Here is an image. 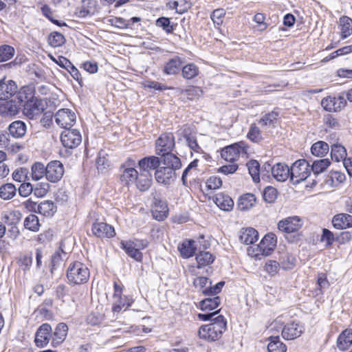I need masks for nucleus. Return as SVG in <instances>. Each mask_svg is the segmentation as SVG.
<instances>
[{
	"mask_svg": "<svg viewBox=\"0 0 352 352\" xmlns=\"http://www.w3.org/2000/svg\"><path fill=\"white\" fill-rule=\"evenodd\" d=\"M227 328V321L223 316L219 315L212 319V322L202 325L199 329V336L208 341L219 340Z\"/></svg>",
	"mask_w": 352,
	"mask_h": 352,
	"instance_id": "f257e3e1",
	"label": "nucleus"
},
{
	"mask_svg": "<svg viewBox=\"0 0 352 352\" xmlns=\"http://www.w3.org/2000/svg\"><path fill=\"white\" fill-rule=\"evenodd\" d=\"M89 270L82 263L75 261L71 263L67 271V277L69 283L80 285L87 282L89 278Z\"/></svg>",
	"mask_w": 352,
	"mask_h": 352,
	"instance_id": "f03ea898",
	"label": "nucleus"
},
{
	"mask_svg": "<svg viewBox=\"0 0 352 352\" xmlns=\"http://www.w3.org/2000/svg\"><path fill=\"white\" fill-rule=\"evenodd\" d=\"M311 166L306 160H298L290 167V181L298 184L305 181L311 174Z\"/></svg>",
	"mask_w": 352,
	"mask_h": 352,
	"instance_id": "7ed1b4c3",
	"label": "nucleus"
},
{
	"mask_svg": "<svg viewBox=\"0 0 352 352\" xmlns=\"http://www.w3.org/2000/svg\"><path fill=\"white\" fill-rule=\"evenodd\" d=\"M247 153V147L245 143L239 142L227 146L221 150V156L225 160L234 162L237 160L241 155Z\"/></svg>",
	"mask_w": 352,
	"mask_h": 352,
	"instance_id": "20e7f679",
	"label": "nucleus"
},
{
	"mask_svg": "<svg viewBox=\"0 0 352 352\" xmlns=\"http://www.w3.org/2000/svg\"><path fill=\"white\" fill-rule=\"evenodd\" d=\"M44 101L38 98H31L23 104V113L30 119H36L45 110Z\"/></svg>",
	"mask_w": 352,
	"mask_h": 352,
	"instance_id": "39448f33",
	"label": "nucleus"
},
{
	"mask_svg": "<svg viewBox=\"0 0 352 352\" xmlns=\"http://www.w3.org/2000/svg\"><path fill=\"white\" fill-rule=\"evenodd\" d=\"M135 164L133 160L129 158L121 166L123 172L120 176V180L126 185L135 183V180L138 179V173L134 168Z\"/></svg>",
	"mask_w": 352,
	"mask_h": 352,
	"instance_id": "423d86ee",
	"label": "nucleus"
},
{
	"mask_svg": "<svg viewBox=\"0 0 352 352\" xmlns=\"http://www.w3.org/2000/svg\"><path fill=\"white\" fill-rule=\"evenodd\" d=\"M54 118L56 124L65 129H70L76 121L75 113L68 109L58 110Z\"/></svg>",
	"mask_w": 352,
	"mask_h": 352,
	"instance_id": "0eeeda50",
	"label": "nucleus"
},
{
	"mask_svg": "<svg viewBox=\"0 0 352 352\" xmlns=\"http://www.w3.org/2000/svg\"><path fill=\"white\" fill-rule=\"evenodd\" d=\"M52 329L48 323H44L37 329L35 334L34 342L36 346L43 348L46 346L52 340Z\"/></svg>",
	"mask_w": 352,
	"mask_h": 352,
	"instance_id": "6e6552de",
	"label": "nucleus"
},
{
	"mask_svg": "<svg viewBox=\"0 0 352 352\" xmlns=\"http://www.w3.org/2000/svg\"><path fill=\"white\" fill-rule=\"evenodd\" d=\"M63 145L69 148L76 147L81 142L82 138L80 132L76 129H65L60 135Z\"/></svg>",
	"mask_w": 352,
	"mask_h": 352,
	"instance_id": "1a4fd4ad",
	"label": "nucleus"
},
{
	"mask_svg": "<svg viewBox=\"0 0 352 352\" xmlns=\"http://www.w3.org/2000/svg\"><path fill=\"white\" fill-rule=\"evenodd\" d=\"M175 138L171 133H166L156 141V154L161 155L171 151L175 148Z\"/></svg>",
	"mask_w": 352,
	"mask_h": 352,
	"instance_id": "9d476101",
	"label": "nucleus"
},
{
	"mask_svg": "<svg viewBox=\"0 0 352 352\" xmlns=\"http://www.w3.org/2000/svg\"><path fill=\"white\" fill-rule=\"evenodd\" d=\"M346 104V101L343 96H327L321 101L322 107L328 111H339L343 109Z\"/></svg>",
	"mask_w": 352,
	"mask_h": 352,
	"instance_id": "9b49d317",
	"label": "nucleus"
},
{
	"mask_svg": "<svg viewBox=\"0 0 352 352\" xmlns=\"http://www.w3.org/2000/svg\"><path fill=\"white\" fill-rule=\"evenodd\" d=\"M64 175L63 164L58 160L52 161L47 165L46 178L51 182H57Z\"/></svg>",
	"mask_w": 352,
	"mask_h": 352,
	"instance_id": "f8f14e48",
	"label": "nucleus"
},
{
	"mask_svg": "<svg viewBox=\"0 0 352 352\" xmlns=\"http://www.w3.org/2000/svg\"><path fill=\"white\" fill-rule=\"evenodd\" d=\"M21 107L16 98L11 100L0 99V115L14 116L19 112Z\"/></svg>",
	"mask_w": 352,
	"mask_h": 352,
	"instance_id": "ddd939ff",
	"label": "nucleus"
},
{
	"mask_svg": "<svg viewBox=\"0 0 352 352\" xmlns=\"http://www.w3.org/2000/svg\"><path fill=\"white\" fill-rule=\"evenodd\" d=\"M176 173L166 166L160 165L155 171L156 181L164 185H170L176 179Z\"/></svg>",
	"mask_w": 352,
	"mask_h": 352,
	"instance_id": "4468645a",
	"label": "nucleus"
},
{
	"mask_svg": "<svg viewBox=\"0 0 352 352\" xmlns=\"http://www.w3.org/2000/svg\"><path fill=\"white\" fill-rule=\"evenodd\" d=\"M304 331L305 328L302 324L292 322L284 326L281 335L285 340H291L300 337Z\"/></svg>",
	"mask_w": 352,
	"mask_h": 352,
	"instance_id": "2eb2a0df",
	"label": "nucleus"
},
{
	"mask_svg": "<svg viewBox=\"0 0 352 352\" xmlns=\"http://www.w3.org/2000/svg\"><path fill=\"white\" fill-rule=\"evenodd\" d=\"M302 226V223L300 217L293 216L280 221L278 223V228L282 232L292 233L300 230Z\"/></svg>",
	"mask_w": 352,
	"mask_h": 352,
	"instance_id": "dca6fc26",
	"label": "nucleus"
},
{
	"mask_svg": "<svg viewBox=\"0 0 352 352\" xmlns=\"http://www.w3.org/2000/svg\"><path fill=\"white\" fill-rule=\"evenodd\" d=\"M91 230L95 236L100 238H111L116 234L113 227L104 222L94 223Z\"/></svg>",
	"mask_w": 352,
	"mask_h": 352,
	"instance_id": "f3484780",
	"label": "nucleus"
},
{
	"mask_svg": "<svg viewBox=\"0 0 352 352\" xmlns=\"http://www.w3.org/2000/svg\"><path fill=\"white\" fill-rule=\"evenodd\" d=\"M160 155V165L166 166L175 172L181 168V160L176 155L170 152H167L166 153H162Z\"/></svg>",
	"mask_w": 352,
	"mask_h": 352,
	"instance_id": "a211bd4d",
	"label": "nucleus"
},
{
	"mask_svg": "<svg viewBox=\"0 0 352 352\" xmlns=\"http://www.w3.org/2000/svg\"><path fill=\"white\" fill-rule=\"evenodd\" d=\"M153 213L155 219L158 221L164 220L168 213V208L166 201L154 197Z\"/></svg>",
	"mask_w": 352,
	"mask_h": 352,
	"instance_id": "6ab92c4d",
	"label": "nucleus"
},
{
	"mask_svg": "<svg viewBox=\"0 0 352 352\" xmlns=\"http://www.w3.org/2000/svg\"><path fill=\"white\" fill-rule=\"evenodd\" d=\"M68 332V327L65 323L57 324L54 332H52L51 345L57 347L65 340Z\"/></svg>",
	"mask_w": 352,
	"mask_h": 352,
	"instance_id": "aec40b11",
	"label": "nucleus"
},
{
	"mask_svg": "<svg viewBox=\"0 0 352 352\" xmlns=\"http://www.w3.org/2000/svg\"><path fill=\"white\" fill-rule=\"evenodd\" d=\"M272 176L278 182H285L290 179V168L283 163H277L273 165Z\"/></svg>",
	"mask_w": 352,
	"mask_h": 352,
	"instance_id": "412c9836",
	"label": "nucleus"
},
{
	"mask_svg": "<svg viewBox=\"0 0 352 352\" xmlns=\"http://www.w3.org/2000/svg\"><path fill=\"white\" fill-rule=\"evenodd\" d=\"M16 91L17 86L13 80L0 82V99L9 100Z\"/></svg>",
	"mask_w": 352,
	"mask_h": 352,
	"instance_id": "4be33fe9",
	"label": "nucleus"
},
{
	"mask_svg": "<svg viewBox=\"0 0 352 352\" xmlns=\"http://www.w3.org/2000/svg\"><path fill=\"white\" fill-rule=\"evenodd\" d=\"M335 228L343 230L352 226V216L349 214L341 213L336 214L332 219Z\"/></svg>",
	"mask_w": 352,
	"mask_h": 352,
	"instance_id": "5701e85b",
	"label": "nucleus"
},
{
	"mask_svg": "<svg viewBox=\"0 0 352 352\" xmlns=\"http://www.w3.org/2000/svg\"><path fill=\"white\" fill-rule=\"evenodd\" d=\"M258 239V233L253 228H243L240 231L239 240L244 244H253Z\"/></svg>",
	"mask_w": 352,
	"mask_h": 352,
	"instance_id": "b1692460",
	"label": "nucleus"
},
{
	"mask_svg": "<svg viewBox=\"0 0 352 352\" xmlns=\"http://www.w3.org/2000/svg\"><path fill=\"white\" fill-rule=\"evenodd\" d=\"M160 165V157L150 156L142 158L139 161V166L142 172H149L150 170H155Z\"/></svg>",
	"mask_w": 352,
	"mask_h": 352,
	"instance_id": "393cba45",
	"label": "nucleus"
},
{
	"mask_svg": "<svg viewBox=\"0 0 352 352\" xmlns=\"http://www.w3.org/2000/svg\"><path fill=\"white\" fill-rule=\"evenodd\" d=\"M8 131L13 138H21L26 133L27 125L23 121L16 120L10 124Z\"/></svg>",
	"mask_w": 352,
	"mask_h": 352,
	"instance_id": "a878e982",
	"label": "nucleus"
},
{
	"mask_svg": "<svg viewBox=\"0 0 352 352\" xmlns=\"http://www.w3.org/2000/svg\"><path fill=\"white\" fill-rule=\"evenodd\" d=\"M178 250L183 258H190L194 255L197 250L195 241L192 239L184 241L179 245Z\"/></svg>",
	"mask_w": 352,
	"mask_h": 352,
	"instance_id": "bb28decb",
	"label": "nucleus"
},
{
	"mask_svg": "<svg viewBox=\"0 0 352 352\" xmlns=\"http://www.w3.org/2000/svg\"><path fill=\"white\" fill-rule=\"evenodd\" d=\"M121 247L122 248L123 250H124L126 253L131 258H134L138 261L142 260V252H140V250L138 248H136L138 247V245L134 244L133 242L131 241H122Z\"/></svg>",
	"mask_w": 352,
	"mask_h": 352,
	"instance_id": "cd10ccee",
	"label": "nucleus"
},
{
	"mask_svg": "<svg viewBox=\"0 0 352 352\" xmlns=\"http://www.w3.org/2000/svg\"><path fill=\"white\" fill-rule=\"evenodd\" d=\"M214 201L218 207L225 211L231 210L234 206V201L232 198L223 193L217 194L215 196Z\"/></svg>",
	"mask_w": 352,
	"mask_h": 352,
	"instance_id": "c85d7f7f",
	"label": "nucleus"
},
{
	"mask_svg": "<svg viewBox=\"0 0 352 352\" xmlns=\"http://www.w3.org/2000/svg\"><path fill=\"white\" fill-rule=\"evenodd\" d=\"M352 344V329H345L338 338L337 346L342 350H346Z\"/></svg>",
	"mask_w": 352,
	"mask_h": 352,
	"instance_id": "c756f323",
	"label": "nucleus"
},
{
	"mask_svg": "<svg viewBox=\"0 0 352 352\" xmlns=\"http://www.w3.org/2000/svg\"><path fill=\"white\" fill-rule=\"evenodd\" d=\"M182 63L181 58L175 56L166 63L164 72L168 75H175L181 69Z\"/></svg>",
	"mask_w": 352,
	"mask_h": 352,
	"instance_id": "7c9ffc66",
	"label": "nucleus"
},
{
	"mask_svg": "<svg viewBox=\"0 0 352 352\" xmlns=\"http://www.w3.org/2000/svg\"><path fill=\"white\" fill-rule=\"evenodd\" d=\"M137 188L141 191L147 190L151 186V174L149 172H142L138 175V179L135 182Z\"/></svg>",
	"mask_w": 352,
	"mask_h": 352,
	"instance_id": "2f4dec72",
	"label": "nucleus"
},
{
	"mask_svg": "<svg viewBox=\"0 0 352 352\" xmlns=\"http://www.w3.org/2000/svg\"><path fill=\"white\" fill-rule=\"evenodd\" d=\"M221 303L219 296L208 297L199 302L200 309L204 311H211L217 309Z\"/></svg>",
	"mask_w": 352,
	"mask_h": 352,
	"instance_id": "473e14b6",
	"label": "nucleus"
},
{
	"mask_svg": "<svg viewBox=\"0 0 352 352\" xmlns=\"http://www.w3.org/2000/svg\"><path fill=\"white\" fill-rule=\"evenodd\" d=\"M255 202L256 197L254 195L247 193L240 197L237 207L241 211L247 210L251 208L254 205Z\"/></svg>",
	"mask_w": 352,
	"mask_h": 352,
	"instance_id": "72a5a7b5",
	"label": "nucleus"
},
{
	"mask_svg": "<svg viewBox=\"0 0 352 352\" xmlns=\"http://www.w3.org/2000/svg\"><path fill=\"white\" fill-rule=\"evenodd\" d=\"M339 24L341 30V38L345 39L352 34V19L346 16L340 18Z\"/></svg>",
	"mask_w": 352,
	"mask_h": 352,
	"instance_id": "f704fd0d",
	"label": "nucleus"
},
{
	"mask_svg": "<svg viewBox=\"0 0 352 352\" xmlns=\"http://www.w3.org/2000/svg\"><path fill=\"white\" fill-rule=\"evenodd\" d=\"M331 159L336 161L340 162L347 159L346 150V148L340 144H334L331 145Z\"/></svg>",
	"mask_w": 352,
	"mask_h": 352,
	"instance_id": "c9c22d12",
	"label": "nucleus"
},
{
	"mask_svg": "<svg viewBox=\"0 0 352 352\" xmlns=\"http://www.w3.org/2000/svg\"><path fill=\"white\" fill-rule=\"evenodd\" d=\"M267 345L269 352H286L287 346L280 340L278 336H270Z\"/></svg>",
	"mask_w": 352,
	"mask_h": 352,
	"instance_id": "e433bc0d",
	"label": "nucleus"
},
{
	"mask_svg": "<svg viewBox=\"0 0 352 352\" xmlns=\"http://www.w3.org/2000/svg\"><path fill=\"white\" fill-rule=\"evenodd\" d=\"M199 67L195 63H188L182 69V76L186 80H191L199 75Z\"/></svg>",
	"mask_w": 352,
	"mask_h": 352,
	"instance_id": "4c0bfd02",
	"label": "nucleus"
},
{
	"mask_svg": "<svg viewBox=\"0 0 352 352\" xmlns=\"http://www.w3.org/2000/svg\"><path fill=\"white\" fill-rule=\"evenodd\" d=\"M329 151V144L324 141H318L315 142L311 148V153L317 157H323L328 153Z\"/></svg>",
	"mask_w": 352,
	"mask_h": 352,
	"instance_id": "58836bf2",
	"label": "nucleus"
},
{
	"mask_svg": "<svg viewBox=\"0 0 352 352\" xmlns=\"http://www.w3.org/2000/svg\"><path fill=\"white\" fill-rule=\"evenodd\" d=\"M16 193V186L8 183L0 186V197L3 200L11 199Z\"/></svg>",
	"mask_w": 352,
	"mask_h": 352,
	"instance_id": "ea45409f",
	"label": "nucleus"
},
{
	"mask_svg": "<svg viewBox=\"0 0 352 352\" xmlns=\"http://www.w3.org/2000/svg\"><path fill=\"white\" fill-rule=\"evenodd\" d=\"M246 166L253 181L256 183H258L260 182L261 173L260 164L258 162L254 160H252L247 163Z\"/></svg>",
	"mask_w": 352,
	"mask_h": 352,
	"instance_id": "a19ab883",
	"label": "nucleus"
},
{
	"mask_svg": "<svg viewBox=\"0 0 352 352\" xmlns=\"http://www.w3.org/2000/svg\"><path fill=\"white\" fill-rule=\"evenodd\" d=\"M37 210L45 216H50L56 211V206L53 201L47 200L37 206Z\"/></svg>",
	"mask_w": 352,
	"mask_h": 352,
	"instance_id": "79ce46f5",
	"label": "nucleus"
},
{
	"mask_svg": "<svg viewBox=\"0 0 352 352\" xmlns=\"http://www.w3.org/2000/svg\"><path fill=\"white\" fill-rule=\"evenodd\" d=\"M279 113L276 111H272L268 113L265 114L258 121V123L262 126H275V124L278 120Z\"/></svg>",
	"mask_w": 352,
	"mask_h": 352,
	"instance_id": "37998d69",
	"label": "nucleus"
},
{
	"mask_svg": "<svg viewBox=\"0 0 352 352\" xmlns=\"http://www.w3.org/2000/svg\"><path fill=\"white\" fill-rule=\"evenodd\" d=\"M34 88L32 86H26L23 87L21 90L19 92L16 96H15L16 99L19 102V104L21 105L23 102L28 101L31 98H36L34 96Z\"/></svg>",
	"mask_w": 352,
	"mask_h": 352,
	"instance_id": "c03bdc74",
	"label": "nucleus"
},
{
	"mask_svg": "<svg viewBox=\"0 0 352 352\" xmlns=\"http://www.w3.org/2000/svg\"><path fill=\"white\" fill-rule=\"evenodd\" d=\"M331 162L328 159H321L314 162L311 166V171L315 176L324 172L330 165Z\"/></svg>",
	"mask_w": 352,
	"mask_h": 352,
	"instance_id": "a18cd8bd",
	"label": "nucleus"
},
{
	"mask_svg": "<svg viewBox=\"0 0 352 352\" xmlns=\"http://www.w3.org/2000/svg\"><path fill=\"white\" fill-rule=\"evenodd\" d=\"M47 166L41 162H35L32 166V177L34 180H39L46 176Z\"/></svg>",
	"mask_w": 352,
	"mask_h": 352,
	"instance_id": "49530a36",
	"label": "nucleus"
},
{
	"mask_svg": "<svg viewBox=\"0 0 352 352\" xmlns=\"http://www.w3.org/2000/svg\"><path fill=\"white\" fill-rule=\"evenodd\" d=\"M197 267L199 268L208 265L214 261L213 256L209 252H200L196 256Z\"/></svg>",
	"mask_w": 352,
	"mask_h": 352,
	"instance_id": "de8ad7c7",
	"label": "nucleus"
},
{
	"mask_svg": "<svg viewBox=\"0 0 352 352\" xmlns=\"http://www.w3.org/2000/svg\"><path fill=\"white\" fill-rule=\"evenodd\" d=\"M345 175L339 171H331L328 175L326 183L333 186H336L345 180Z\"/></svg>",
	"mask_w": 352,
	"mask_h": 352,
	"instance_id": "09e8293b",
	"label": "nucleus"
},
{
	"mask_svg": "<svg viewBox=\"0 0 352 352\" xmlns=\"http://www.w3.org/2000/svg\"><path fill=\"white\" fill-rule=\"evenodd\" d=\"M47 42L50 46L57 47L65 43V38L61 33L52 32L48 36Z\"/></svg>",
	"mask_w": 352,
	"mask_h": 352,
	"instance_id": "8fccbe9b",
	"label": "nucleus"
},
{
	"mask_svg": "<svg viewBox=\"0 0 352 352\" xmlns=\"http://www.w3.org/2000/svg\"><path fill=\"white\" fill-rule=\"evenodd\" d=\"M15 50L9 45H2L0 46V63L10 60L14 55Z\"/></svg>",
	"mask_w": 352,
	"mask_h": 352,
	"instance_id": "3c124183",
	"label": "nucleus"
},
{
	"mask_svg": "<svg viewBox=\"0 0 352 352\" xmlns=\"http://www.w3.org/2000/svg\"><path fill=\"white\" fill-rule=\"evenodd\" d=\"M24 226L31 231H38L40 226L38 217L33 214H29L24 220Z\"/></svg>",
	"mask_w": 352,
	"mask_h": 352,
	"instance_id": "603ef678",
	"label": "nucleus"
},
{
	"mask_svg": "<svg viewBox=\"0 0 352 352\" xmlns=\"http://www.w3.org/2000/svg\"><path fill=\"white\" fill-rule=\"evenodd\" d=\"M132 300L127 296H121L120 299H116L113 300L112 311L113 312H119L121 309L126 307V308L131 306Z\"/></svg>",
	"mask_w": 352,
	"mask_h": 352,
	"instance_id": "864d4df0",
	"label": "nucleus"
},
{
	"mask_svg": "<svg viewBox=\"0 0 352 352\" xmlns=\"http://www.w3.org/2000/svg\"><path fill=\"white\" fill-rule=\"evenodd\" d=\"M296 260L291 254H285L280 258V267L285 270H292L296 265Z\"/></svg>",
	"mask_w": 352,
	"mask_h": 352,
	"instance_id": "5fc2aeb1",
	"label": "nucleus"
},
{
	"mask_svg": "<svg viewBox=\"0 0 352 352\" xmlns=\"http://www.w3.org/2000/svg\"><path fill=\"white\" fill-rule=\"evenodd\" d=\"M323 122L324 126L330 130H339L341 128L339 120L331 114L324 116Z\"/></svg>",
	"mask_w": 352,
	"mask_h": 352,
	"instance_id": "6e6d98bb",
	"label": "nucleus"
},
{
	"mask_svg": "<svg viewBox=\"0 0 352 352\" xmlns=\"http://www.w3.org/2000/svg\"><path fill=\"white\" fill-rule=\"evenodd\" d=\"M264 247L269 248L271 251H274L276 246L277 238L273 233H268L265 235L260 242Z\"/></svg>",
	"mask_w": 352,
	"mask_h": 352,
	"instance_id": "4d7b16f0",
	"label": "nucleus"
},
{
	"mask_svg": "<svg viewBox=\"0 0 352 352\" xmlns=\"http://www.w3.org/2000/svg\"><path fill=\"white\" fill-rule=\"evenodd\" d=\"M66 256L67 254L62 249H58L54 253L51 258L52 267V269L51 270L52 272H53V269H54L56 266H58L60 263L64 261Z\"/></svg>",
	"mask_w": 352,
	"mask_h": 352,
	"instance_id": "13d9d810",
	"label": "nucleus"
},
{
	"mask_svg": "<svg viewBox=\"0 0 352 352\" xmlns=\"http://www.w3.org/2000/svg\"><path fill=\"white\" fill-rule=\"evenodd\" d=\"M155 25L159 28H162L168 34L172 33L174 30L173 25L170 24V19L167 17L162 16L158 18Z\"/></svg>",
	"mask_w": 352,
	"mask_h": 352,
	"instance_id": "bf43d9fd",
	"label": "nucleus"
},
{
	"mask_svg": "<svg viewBox=\"0 0 352 352\" xmlns=\"http://www.w3.org/2000/svg\"><path fill=\"white\" fill-rule=\"evenodd\" d=\"M247 137L250 140L254 142H259L262 140L260 129L254 124L250 125Z\"/></svg>",
	"mask_w": 352,
	"mask_h": 352,
	"instance_id": "052dcab7",
	"label": "nucleus"
},
{
	"mask_svg": "<svg viewBox=\"0 0 352 352\" xmlns=\"http://www.w3.org/2000/svg\"><path fill=\"white\" fill-rule=\"evenodd\" d=\"M184 137L190 149L197 153H199L201 151V148L199 146L197 138L195 135L190 133H187V132L185 131Z\"/></svg>",
	"mask_w": 352,
	"mask_h": 352,
	"instance_id": "680f3d73",
	"label": "nucleus"
},
{
	"mask_svg": "<svg viewBox=\"0 0 352 352\" xmlns=\"http://www.w3.org/2000/svg\"><path fill=\"white\" fill-rule=\"evenodd\" d=\"M277 197V190L272 186H267L263 191V199L267 203H273Z\"/></svg>",
	"mask_w": 352,
	"mask_h": 352,
	"instance_id": "e2e57ef3",
	"label": "nucleus"
},
{
	"mask_svg": "<svg viewBox=\"0 0 352 352\" xmlns=\"http://www.w3.org/2000/svg\"><path fill=\"white\" fill-rule=\"evenodd\" d=\"M280 263L274 260H269L266 262L265 265V270L272 276L278 273L280 268Z\"/></svg>",
	"mask_w": 352,
	"mask_h": 352,
	"instance_id": "0e129e2a",
	"label": "nucleus"
},
{
	"mask_svg": "<svg viewBox=\"0 0 352 352\" xmlns=\"http://www.w3.org/2000/svg\"><path fill=\"white\" fill-rule=\"evenodd\" d=\"M206 186L208 190H217L222 186V181L220 177L211 176L207 179Z\"/></svg>",
	"mask_w": 352,
	"mask_h": 352,
	"instance_id": "69168bd1",
	"label": "nucleus"
},
{
	"mask_svg": "<svg viewBox=\"0 0 352 352\" xmlns=\"http://www.w3.org/2000/svg\"><path fill=\"white\" fill-rule=\"evenodd\" d=\"M225 285L224 281H220L217 283L214 286H211L206 289L203 290V293L208 296H214L221 292L223 285Z\"/></svg>",
	"mask_w": 352,
	"mask_h": 352,
	"instance_id": "338daca9",
	"label": "nucleus"
},
{
	"mask_svg": "<svg viewBox=\"0 0 352 352\" xmlns=\"http://www.w3.org/2000/svg\"><path fill=\"white\" fill-rule=\"evenodd\" d=\"M225 14L226 12L223 9H217L212 12L210 18L214 24L220 25L223 23Z\"/></svg>",
	"mask_w": 352,
	"mask_h": 352,
	"instance_id": "774afa93",
	"label": "nucleus"
}]
</instances>
